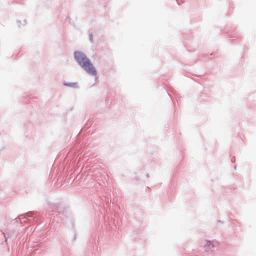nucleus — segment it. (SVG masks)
Segmentation results:
<instances>
[{"label": "nucleus", "mask_w": 256, "mask_h": 256, "mask_svg": "<svg viewBox=\"0 0 256 256\" xmlns=\"http://www.w3.org/2000/svg\"><path fill=\"white\" fill-rule=\"evenodd\" d=\"M74 56L79 64L88 73L92 75L96 74V70L92 64L83 53L80 52H74Z\"/></svg>", "instance_id": "1"}]
</instances>
